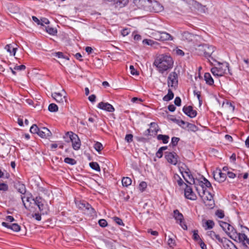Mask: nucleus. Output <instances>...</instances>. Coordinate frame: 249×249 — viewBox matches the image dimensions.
Wrapping results in <instances>:
<instances>
[{"mask_svg": "<svg viewBox=\"0 0 249 249\" xmlns=\"http://www.w3.org/2000/svg\"><path fill=\"white\" fill-rule=\"evenodd\" d=\"M206 83L209 85H213L214 81L210 73H205L204 76Z\"/></svg>", "mask_w": 249, "mask_h": 249, "instance_id": "25", "label": "nucleus"}, {"mask_svg": "<svg viewBox=\"0 0 249 249\" xmlns=\"http://www.w3.org/2000/svg\"><path fill=\"white\" fill-rule=\"evenodd\" d=\"M198 243L199 244V245L202 249H207V247L205 244L201 240H200V241L198 242Z\"/></svg>", "mask_w": 249, "mask_h": 249, "instance_id": "63", "label": "nucleus"}, {"mask_svg": "<svg viewBox=\"0 0 249 249\" xmlns=\"http://www.w3.org/2000/svg\"><path fill=\"white\" fill-rule=\"evenodd\" d=\"M66 93L63 89L62 93L54 92L52 93L53 98L58 103L64 104L66 102Z\"/></svg>", "mask_w": 249, "mask_h": 249, "instance_id": "11", "label": "nucleus"}, {"mask_svg": "<svg viewBox=\"0 0 249 249\" xmlns=\"http://www.w3.org/2000/svg\"><path fill=\"white\" fill-rule=\"evenodd\" d=\"M5 49L10 53L12 55H15L16 54L17 48L14 47L11 44L6 45Z\"/></svg>", "mask_w": 249, "mask_h": 249, "instance_id": "26", "label": "nucleus"}, {"mask_svg": "<svg viewBox=\"0 0 249 249\" xmlns=\"http://www.w3.org/2000/svg\"><path fill=\"white\" fill-rule=\"evenodd\" d=\"M175 104L177 106H180L181 105V99L179 97H177L174 100Z\"/></svg>", "mask_w": 249, "mask_h": 249, "instance_id": "60", "label": "nucleus"}, {"mask_svg": "<svg viewBox=\"0 0 249 249\" xmlns=\"http://www.w3.org/2000/svg\"><path fill=\"white\" fill-rule=\"evenodd\" d=\"M197 53L199 55H204L206 57H210L214 52V47L209 44L199 45L196 48Z\"/></svg>", "mask_w": 249, "mask_h": 249, "instance_id": "2", "label": "nucleus"}, {"mask_svg": "<svg viewBox=\"0 0 249 249\" xmlns=\"http://www.w3.org/2000/svg\"><path fill=\"white\" fill-rule=\"evenodd\" d=\"M157 139L158 140L162 141L163 143H167L169 141V137L167 135L159 134L157 136Z\"/></svg>", "mask_w": 249, "mask_h": 249, "instance_id": "30", "label": "nucleus"}, {"mask_svg": "<svg viewBox=\"0 0 249 249\" xmlns=\"http://www.w3.org/2000/svg\"><path fill=\"white\" fill-rule=\"evenodd\" d=\"M195 185H196V189L198 193H199V192H201L203 190H207L205 186L203 179L202 180H196Z\"/></svg>", "mask_w": 249, "mask_h": 249, "instance_id": "20", "label": "nucleus"}, {"mask_svg": "<svg viewBox=\"0 0 249 249\" xmlns=\"http://www.w3.org/2000/svg\"><path fill=\"white\" fill-rule=\"evenodd\" d=\"M48 109L51 112H55L58 110V107L55 104L52 103L49 106Z\"/></svg>", "mask_w": 249, "mask_h": 249, "instance_id": "36", "label": "nucleus"}, {"mask_svg": "<svg viewBox=\"0 0 249 249\" xmlns=\"http://www.w3.org/2000/svg\"><path fill=\"white\" fill-rule=\"evenodd\" d=\"M2 225L8 229H11L14 231H19L20 230V227L18 224H12V225H9L7 223L3 222Z\"/></svg>", "mask_w": 249, "mask_h": 249, "instance_id": "21", "label": "nucleus"}, {"mask_svg": "<svg viewBox=\"0 0 249 249\" xmlns=\"http://www.w3.org/2000/svg\"><path fill=\"white\" fill-rule=\"evenodd\" d=\"M174 181L178 183L179 186H182L184 184V182L181 178L177 174H175L174 176Z\"/></svg>", "mask_w": 249, "mask_h": 249, "instance_id": "32", "label": "nucleus"}, {"mask_svg": "<svg viewBox=\"0 0 249 249\" xmlns=\"http://www.w3.org/2000/svg\"><path fill=\"white\" fill-rule=\"evenodd\" d=\"M223 247L224 249H238L231 241L226 238L224 239Z\"/></svg>", "mask_w": 249, "mask_h": 249, "instance_id": "22", "label": "nucleus"}, {"mask_svg": "<svg viewBox=\"0 0 249 249\" xmlns=\"http://www.w3.org/2000/svg\"><path fill=\"white\" fill-rule=\"evenodd\" d=\"M173 216L176 220L177 222L179 223L184 230L187 229V226L184 222L183 216L178 210L174 211Z\"/></svg>", "mask_w": 249, "mask_h": 249, "instance_id": "9", "label": "nucleus"}, {"mask_svg": "<svg viewBox=\"0 0 249 249\" xmlns=\"http://www.w3.org/2000/svg\"><path fill=\"white\" fill-rule=\"evenodd\" d=\"M94 147L97 151L100 152L103 149V145L101 143L96 142L94 144Z\"/></svg>", "mask_w": 249, "mask_h": 249, "instance_id": "40", "label": "nucleus"}, {"mask_svg": "<svg viewBox=\"0 0 249 249\" xmlns=\"http://www.w3.org/2000/svg\"><path fill=\"white\" fill-rule=\"evenodd\" d=\"M227 70L229 71V64L225 63L219 65L217 67L212 68L211 72L214 76L219 77L223 76L226 72Z\"/></svg>", "mask_w": 249, "mask_h": 249, "instance_id": "3", "label": "nucleus"}, {"mask_svg": "<svg viewBox=\"0 0 249 249\" xmlns=\"http://www.w3.org/2000/svg\"><path fill=\"white\" fill-rule=\"evenodd\" d=\"M203 180L204 181V185L206 189L211 187V183L207 179L203 178Z\"/></svg>", "mask_w": 249, "mask_h": 249, "instance_id": "61", "label": "nucleus"}, {"mask_svg": "<svg viewBox=\"0 0 249 249\" xmlns=\"http://www.w3.org/2000/svg\"><path fill=\"white\" fill-rule=\"evenodd\" d=\"M147 184L145 182L142 181L141 182L139 186V190L143 191V190L146 187Z\"/></svg>", "mask_w": 249, "mask_h": 249, "instance_id": "48", "label": "nucleus"}, {"mask_svg": "<svg viewBox=\"0 0 249 249\" xmlns=\"http://www.w3.org/2000/svg\"><path fill=\"white\" fill-rule=\"evenodd\" d=\"M46 30L47 33L51 35H54L57 33L56 29L49 26L46 27Z\"/></svg>", "mask_w": 249, "mask_h": 249, "instance_id": "37", "label": "nucleus"}, {"mask_svg": "<svg viewBox=\"0 0 249 249\" xmlns=\"http://www.w3.org/2000/svg\"><path fill=\"white\" fill-rule=\"evenodd\" d=\"M149 2L148 7L150 10L156 13L160 12L163 10V6L158 1L155 0H149Z\"/></svg>", "mask_w": 249, "mask_h": 249, "instance_id": "10", "label": "nucleus"}, {"mask_svg": "<svg viewBox=\"0 0 249 249\" xmlns=\"http://www.w3.org/2000/svg\"><path fill=\"white\" fill-rule=\"evenodd\" d=\"M37 134L41 138H47L50 136L52 133L49 129L46 127H43L39 128Z\"/></svg>", "mask_w": 249, "mask_h": 249, "instance_id": "18", "label": "nucleus"}, {"mask_svg": "<svg viewBox=\"0 0 249 249\" xmlns=\"http://www.w3.org/2000/svg\"><path fill=\"white\" fill-rule=\"evenodd\" d=\"M198 194L206 205L212 206L213 204V196L207 190H203L201 192H199Z\"/></svg>", "mask_w": 249, "mask_h": 249, "instance_id": "4", "label": "nucleus"}, {"mask_svg": "<svg viewBox=\"0 0 249 249\" xmlns=\"http://www.w3.org/2000/svg\"><path fill=\"white\" fill-rule=\"evenodd\" d=\"M89 166L93 170H95L97 171H100V166L97 162H91L89 163Z\"/></svg>", "mask_w": 249, "mask_h": 249, "instance_id": "34", "label": "nucleus"}, {"mask_svg": "<svg viewBox=\"0 0 249 249\" xmlns=\"http://www.w3.org/2000/svg\"><path fill=\"white\" fill-rule=\"evenodd\" d=\"M214 224L213 221L208 220L205 222L204 227L205 228V229H212L214 226Z\"/></svg>", "mask_w": 249, "mask_h": 249, "instance_id": "33", "label": "nucleus"}, {"mask_svg": "<svg viewBox=\"0 0 249 249\" xmlns=\"http://www.w3.org/2000/svg\"><path fill=\"white\" fill-rule=\"evenodd\" d=\"M8 185L5 183H0V190L5 191L8 190Z\"/></svg>", "mask_w": 249, "mask_h": 249, "instance_id": "55", "label": "nucleus"}, {"mask_svg": "<svg viewBox=\"0 0 249 249\" xmlns=\"http://www.w3.org/2000/svg\"><path fill=\"white\" fill-rule=\"evenodd\" d=\"M122 185L124 187H128L132 183L131 179L128 177H124L122 179Z\"/></svg>", "mask_w": 249, "mask_h": 249, "instance_id": "29", "label": "nucleus"}, {"mask_svg": "<svg viewBox=\"0 0 249 249\" xmlns=\"http://www.w3.org/2000/svg\"><path fill=\"white\" fill-rule=\"evenodd\" d=\"M25 198H26V201H27V202H30V201H31V200H33V199H34V198H32L31 197H28V196H27V197H25V196L23 197V196H21V199H22V202H23V205H24V207H25V208L27 209V206H26V204H25V202H24V199H25Z\"/></svg>", "mask_w": 249, "mask_h": 249, "instance_id": "47", "label": "nucleus"}, {"mask_svg": "<svg viewBox=\"0 0 249 249\" xmlns=\"http://www.w3.org/2000/svg\"><path fill=\"white\" fill-rule=\"evenodd\" d=\"M168 244L172 247L175 245V241L172 238H169L168 240Z\"/></svg>", "mask_w": 249, "mask_h": 249, "instance_id": "64", "label": "nucleus"}, {"mask_svg": "<svg viewBox=\"0 0 249 249\" xmlns=\"http://www.w3.org/2000/svg\"><path fill=\"white\" fill-rule=\"evenodd\" d=\"M39 128L36 124H33L30 128V131L32 133L38 134Z\"/></svg>", "mask_w": 249, "mask_h": 249, "instance_id": "41", "label": "nucleus"}, {"mask_svg": "<svg viewBox=\"0 0 249 249\" xmlns=\"http://www.w3.org/2000/svg\"><path fill=\"white\" fill-rule=\"evenodd\" d=\"M172 36L165 32H160V41L172 40Z\"/></svg>", "mask_w": 249, "mask_h": 249, "instance_id": "24", "label": "nucleus"}, {"mask_svg": "<svg viewBox=\"0 0 249 249\" xmlns=\"http://www.w3.org/2000/svg\"><path fill=\"white\" fill-rule=\"evenodd\" d=\"M98 223L101 227H105L107 226V223L105 219H102L99 220Z\"/></svg>", "mask_w": 249, "mask_h": 249, "instance_id": "46", "label": "nucleus"}, {"mask_svg": "<svg viewBox=\"0 0 249 249\" xmlns=\"http://www.w3.org/2000/svg\"><path fill=\"white\" fill-rule=\"evenodd\" d=\"M125 140L127 142H130L133 141V135L132 134H127L125 137Z\"/></svg>", "mask_w": 249, "mask_h": 249, "instance_id": "51", "label": "nucleus"}, {"mask_svg": "<svg viewBox=\"0 0 249 249\" xmlns=\"http://www.w3.org/2000/svg\"><path fill=\"white\" fill-rule=\"evenodd\" d=\"M113 220L119 225L124 226V224L123 222V221L121 219L118 217H113Z\"/></svg>", "mask_w": 249, "mask_h": 249, "instance_id": "45", "label": "nucleus"}, {"mask_svg": "<svg viewBox=\"0 0 249 249\" xmlns=\"http://www.w3.org/2000/svg\"><path fill=\"white\" fill-rule=\"evenodd\" d=\"M34 203L36 205L39 210V211L42 212L43 213L46 212L45 211V206L43 204L41 198L40 197H36L35 199H33Z\"/></svg>", "mask_w": 249, "mask_h": 249, "instance_id": "17", "label": "nucleus"}, {"mask_svg": "<svg viewBox=\"0 0 249 249\" xmlns=\"http://www.w3.org/2000/svg\"><path fill=\"white\" fill-rule=\"evenodd\" d=\"M134 3L139 8H144L148 7L149 0H134Z\"/></svg>", "mask_w": 249, "mask_h": 249, "instance_id": "16", "label": "nucleus"}, {"mask_svg": "<svg viewBox=\"0 0 249 249\" xmlns=\"http://www.w3.org/2000/svg\"><path fill=\"white\" fill-rule=\"evenodd\" d=\"M234 240L238 241L239 243H242L243 245L248 247L249 246V238L247 236L243 233H238L236 232L233 237Z\"/></svg>", "mask_w": 249, "mask_h": 249, "instance_id": "8", "label": "nucleus"}, {"mask_svg": "<svg viewBox=\"0 0 249 249\" xmlns=\"http://www.w3.org/2000/svg\"><path fill=\"white\" fill-rule=\"evenodd\" d=\"M128 2V0H117V4L121 7L125 6Z\"/></svg>", "mask_w": 249, "mask_h": 249, "instance_id": "44", "label": "nucleus"}, {"mask_svg": "<svg viewBox=\"0 0 249 249\" xmlns=\"http://www.w3.org/2000/svg\"><path fill=\"white\" fill-rule=\"evenodd\" d=\"M167 149V146H163L160 147L156 153V156L158 158H161L162 156V151Z\"/></svg>", "mask_w": 249, "mask_h": 249, "instance_id": "42", "label": "nucleus"}, {"mask_svg": "<svg viewBox=\"0 0 249 249\" xmlns=\"http://www.w3.org/2000/svg\"><path fill=\"white\" fill-rule=\"evenodd\" d=\"M185 175H182V176L187 183L190 184H196V180H195L192 175L189 174L188 172H185Z\"/></svg>", "mask_w": 249, "mask_h": 249, "instance_id": "23", "label": "nucleus"}, {"mask_svg": "<svg viewBox=\"0 0 249 249\" xmlns=\"http://www.w3.org/2000/svg\"><path fill=\"white\" fill-rule=\"evenodd\" d=\"M81 206H80V208L81 209H84L87 210L89 211V214H92L94 213V209L91 207L90 205L87 203H82Z\"/></svg>", "mask_w": 249, "mask_h": 249, "instance_id": "27", "label": "nucleus"}, {"mask_svg": "<svg viewBox=\"0 0 249 249\" xmlns=\"http://www.w3.org/2000/svg\"><path fill=\"white\" fill-rule=\"evenodd\" d=\"M174 94L171 89L168 90V93L167 95L164 96L163 98V100L165 101H169L172 100L174 98Z\"/></svg>", "mask_w": 249, "mask_h": 249, "instance_id": "28", "label": "nucleus"}, {"mask_svg": "<svg viewBox=\"0 0 249 249\" xmlns=\"http://www.w3.org/2000/svg\"><path fill=\"white\" fill-rule=\"evenodd\" d=\"M183 112L191 118H194L197 114L196 111L193 109L191 106L184 107L183 108Z\"/></svg>", "mask_w": 249, "mask_h": 249, "instance_id": "15", "label": "nucleus"}, {"mask_svg": "<svg viewBox=\"0 0 249 249\" xmlns=\"http://www.w3.org/2000/svg\"><path fill=\"white\" fill-rule=\"evenodd\" d=\"M121 33L124 36H125L129 34V31L127 29H124L122 31Z\"/></svg>", "mask_w": 249, "mask_h": 249, "instance_id": "62", "label": "nucleus"}, {"mask_svg": "<svg viewBox=\"0 0 249 249\" xmlns=\"http://www.w3.org/2000/svg\"><path fill=\"white\" fill-rule=\"evenodd\" d=\"M220 225L227 234L231 238L233 239V237L236 233L234 228L229 223L225 222H221Z\"/></svg>", "mask_w": 249, "mask_h": 249, "instance_id": "6", "label": "nucleus"}, {"mask_svg": "<svg viewBox=\"0 0 249 249\" xmlns=\"http://www.w3.org/2000/svg\"><path fill=\"white\" fill-rule=\"evenodd\" d=\"M216 233L213 231H209L207 232V235L210 237L211 239L213 240L214 239V237H215Z\"/></svg>", "mask_w": 249, "mask_h": 249, "instance_id": "54", "label": "nucleus"}, {"mask_svg": "<svg viewBox=\"0 0 249 249\" xmlns=\"http://www.w3.org/2000/svg\"><path fill=\"white\" fill-rule=\"evenodd\" d=\"M25 68H26V67L25 65H21L20 66H15V67L14 68V69L15 70L21 71V70H25Z\"/></svg>", "mask_w": 249, "mask_h": 249, "instance_id": "59", "label": "nucleus"}, {"mask_svg": "<svg viewBox=\"0 0 249 249\" xmlns=\"http://www.w3.org/2000/svg\"><path fill=\"white\" fill-rule=\"evenodd\" d=\"M64 161L71 165H74L76 163V161L74 159L70 158H66L64 159Z\"/></svg>", "mask_w": 249, "mask_h": 249, "instance_id": "39", "label": "nucleus"}, {"mask_svg": "<svg viewBox=\"0 0 249 249\" xmlns=\"http://www.w3.org/2000/svg\"><path fill=\"white\" fill-rule=\"evenodd\" d=\"M97 107L101 109L105 110L108 112H113L115 110L113 107L108 103L100 102L98 104Z\"/></svg>", "mask_w": 249, "mask_h": 249, "instance_id": "14", "label": "nucleus"}, {"mask_svg": "<svg viewBox=\"0 0 249 249\" xmlns=\"http://www.w3.org/2000/svg\"><path fill=\"white\" fill-rule=\"evenodd\" d=\"M213 240L223 244L224 242V239L223 240L222 238H221L218 234H216Z\"/></svg>", "mask_w": 249, "mask_h": 249, "instance_id": "52", "label": "nucleus"}, {"mask_svg": "<svg viewBox=\"0 0 249 249\" xmlns=\"http://www.w3.org/2000/svg\"><path fill=\"white\" fill-rule=\"evenodd\" d=\"M192 37L193 35L189 32H186L182 34V39L183 40H186L188 41H190L192 40Z\"/></svg>", "mask_w": 249, "mask_h": 249, "instance_id": "31", "label": "nucleus"}, {"mask_svg": "<svg viewBox=\"0 0 249 249\" xmlns=\"http://www.w3.org/2000/svg\"><path fill=\"white\" fill-rule=\"evenodd\" d=\"M184 195L186 198L192 200H195L197 198V196L193 192L192 189L188 185H186L184 190Z\"/></svg>", "mask_w": 249, "mask_h": 249, "instance_id": "12", "label": "nucleus"}, {"mask_svg": "<svg viewBox=\"0 0 249 249\" xmlns=\"http://www.w3.org/2000/svg\"><path fill=\"white\" fill-rule=\"evenodd\" d=\"M130 68V72L132 74V75H138L139 74V72L137 71V70H136L134 68V66H132V65H131L129 67Z\"/></svg>", "mask_w": 249, "mask_h": 249, "instance_id": "53", "label": "nucleus"}, {"mask_svg": "<svg viewBox=\"0 0 249 249\" xmlns=\"http://www.w3.org/2000/svg\"><path fill=\"white\" fill-rule=\"evenodd\" d=\"M155 39L160 41V32L155 31L151 34Z\"/></svg>", "mask_w": 249, "mask_h": 249, "instance_id": "38", "label": "nucleus"}, {"mask_svg": "<svg viewBox=\"0 0 249 249\" xmlns=\"http://www.w3.org/2000/svg\"><path fill=\"white\" fill-rule=\"evenodd\" d=\"M154 64L158 69L159 71L163 73L164 71L172 68L173 61L170 56L161 55L155 60Z\"/></svg>", "mask_w": 249, "mask_h": 249, "instance_id": "1", "label": "nucleus"}, {"mask_svg": "<svg viewBox=\"0 0 249 249\" xmlns=\"http://www.w3.org/2000/svg\"><path fill=\"white\" fill-rule=\"evenodd\" d=\"M193 239L196 241H198V242L201 240L197 233V231H193Z\"/></svg>", "mask_w": 249, "mask_h": 249, "instance_id": "50", "label": "nucleus"}, {"mask_svg": "<svg viewBox=\"0 0 249 249\" xmlns=\"http://www.w3.org/2000/svg\"><path fill=\"white\" fill-rule=\"evenodd\" d=\"M67 135L68 136L72 142V146L74 150H78L81 145L80 139L78 136L72 132H68Z\"/></svg>", "mask_w": 249, "mask_h": 249, "instance_id": "5", "label": "nucleus"}, {"mask_svg": "<svg viewBox=\"0 0 249 249\" xmlns=\"http://www.w3.org/2000/svg\"><path fill=\"white\" fill-rule=\"evenodd\" d=\"M143 44H147L148 45L153 46L155 44H158V43L152 39H144L142 41Z\"/></svg>", "mask_w": 249, "mask_h": 249, "instance_id": "35", "label": "nucleus"}, {"mask_svg": "<svg viewBox=\"0 0 249 249\" xmlns=\"http://www.w3.org/2000/svg\"><path fill=\"white\" fill-rule=\"evenodd\" d=\"M165 158L168 162L173 165H176L178 162V156L175 153H166Z\"/></svg>", "mask_w": 249, "mask_h": 249, "instance_id": "13", "label": "nucleus"}, {"mask_svg": "<svg viewBox=\"0 0 249 249\" xmlns=\"http://www.w3.org/2000/svg\"><path fill=\"white\" fill-rule=\"evenodd\" d=\"M216 215L220 218H222L224 216V213L221 210H218L216 212Z\"/></svg>", "mask_w": 249, "mask_h": 249, "instance_id": "58", "label": "nucleus"}, {"mask_svg": "<svg viewBox=\"0 0 249 249\" xmlns=\"http://www.w3.org/2000/svg\"><path fill=\"white\" fill-rule=\"evenodd\" d=\"M178 74L176 72H171L168 77L167 84L168 87L176 89L178 84Z\"/></svg>", "mask_w": 249, "mask_h": 249, "instance_id": "7", "label": "nucleus"}, {"mask_svg": "<svg viewBox=\"0 0 249 249\" xmlns=\"http://www.w3.org/2000/svg\"><path fill=\"white\" fill-rule=\"evenodd\" d=\"M214 178L218 182H223L226 178V175L221 172L220 170L216 171L213 175Z\"/></svg>", "mask_w": 249, "mask_h": 249, "instance_id": "19", "label": "nucleus"}, {"mask_svg": "<svg viewBox=\"0 0 249 249\" xmlns=\"http://www.w3.org/2000/svg\"><path fill=\"white\" fill-rule=\"evenodd\" d=\"M50 21L49 20L46 18H42L40 20V24L41 25H44V24H49Z\"/></svg>", "mask_w": 249, "mask_h": 249, "instance_id": "56", "label": "nucleus"}, {"mask_svg": "<svg viewBox=\"0 0 249 249\" xmlns=\"http://www.w3.org/2000/svg\"><path fill=\"white\" fill-rule=\"evenodd\" d=\"M18 191L21 194H24L26 192V188L24 184H19L18 185Z\"/></svg>", "mask_w": 249, "mask_h": 249, "instance_id": "43", "label": "nucleus"}, {"mask_svg": "<svg viewBox=\"0 0 249 249\" xmlns=\"http://www.w3.org/2000/svg\"><path fill=\"white\" fill-rule=\"evenodd\" d=\"M179 140V139L178 138L175 137H173L171 140V143L173 145V146H176V145H177Z\"/></svg>", "mask_w": 249, "mask_h": 249, "instance_id": "49", "label": "nucleus"}, {"mask_svg": "<svg viewBox=\"0 0 249 249\" xmlns=\"http://www.w3.org/2000/svg\"><path fill=\"white\" fill-rule=\"evenodd\" d=\"M195 6L198 9H201V10H203V11H205V6L202 5L200 3H199L198 2H196Z\"/></svg>", "mask_w": 249, "mask_h": 249, "instance_id": "57", "label": "nucleus"}]
</instances>
